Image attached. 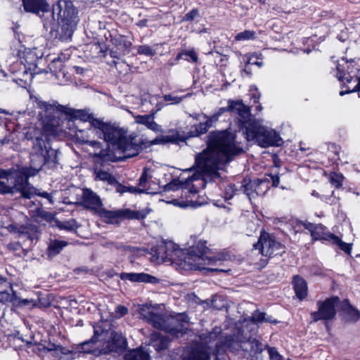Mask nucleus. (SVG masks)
Wrapping results in <instances>:
<instances>
[{
  "mask_svg": "<svg viewBox=\"0 0 360 360\" xmlns=\"http://www.w3.org/2000/svg\"><path fill=\"white\" fill-rule=\"evenodd\" d=\"M243 152L235 133L227 130L212 131L208 135L207 148L196 155L195 165L201 175L214 179L219 176V169Z\"/></svg>",
  "mask_w": 360,
  "mask_h": 360,
  "instance_id": "1",
  "label": "nucleus"
},
{
  "mask_svg": "<svg viewBox=\"0 0 360 360\" xmlns=\"http://www.w3.org/2000/svg\"><path fill=\"white\" fill-rule=\"evenodd\" d=\"M39 111L41 132L33 142L32 160L38 161L41 167L49 162H55L56 151L51 146L50 136H56L60 131L65 120L68 119V105L59 104L56 101L36 100Z\"/></svg>",
  "mask_w": 360,
  "mask_h": 360,
  "instance_id": "2",
  "label": "nucleus"
},
{
  "mask_svg": "<svg viewBox=\"0 0 360 360\" xmlns=\"http://www.w3.org/2000/svg\"><path fill=\"white\" fill-rule=\"evenodd\" d=\"M238 115V119L248 141H253L262 147L279 146L281 139L277 132L263 126L259 120L251 117L250 110L241 101H229L226 108H221L215 113L219 117L225 112Z\"/></svg>",
  "mask_w": 360,
  "mask_h": 360,
  "instance_id": "3",
  "label": "nucleus"
},
{
  "mask_svg": "<svg viewBox=\"0 0 360 360\" xmlns=\"http://www.w3.org/2000/svg\"><path fill=\"white\" fill-rule=\"evenodd\" d=\"M199 177L200 174H195L186 178L181 176L179 179H173L169 184L165 185V191H178L181 189V195L185 196V198L182 197L181 199H173L169 202L181 208H187L189 207H197L201 205L202 202H200L196 200H194L197 195V191L189 188L190 183L198 179Z\"/></svg>",
  "mask_w": 360,
  "mask_h": 360,
  "instance_id": "4",
  "label": "nucleus"
},
{
  "mask_svg": "<svg viewBox=\"0 0 360 360\" xmlns=\"http://www.w3.org/2000/svg\"><path fill=\"white\" fill-rule=\"evenodd\" d=\"M207 248L204 242H198L195 246L191 247L177 262V266L184 270L205 269L206 265L213 263L214 259L206 255Z\"/></svg>",
  "mask_w": 360,
  "mask_h": 360,
  "instance_id": "5",
  "label": "nucleus"
},
{
  "mask_svg": "<svg viewBox=\"0 0 360 360\" xmlns=\"http://www.w3.org/2000/svg\"><path fill=\"white\" fill-rule=\"evenodd\" d=\"M138 312L140 318L151 324L154 328L178 336L184 328L174 317H165L153 312V309L147 304L139 306Z\"/></svg>",
  "mask_w": 360,
  "mask_h": 360,
  "instance_id": "6",
  "label": "nucleus"
},
{
  "mask_svg": "<svg viewBox=\"0 0 360 360\" xmlns=\"http://www.w3.org/2000/svg\"><path fill=\"white\" fill-rule=\"evenodd\" d=\"M30 174L27 169L0 168V195L14 194L16 190L27 186Z\"/></svg>",
  "mask_w": 360,
  "mask_h": 360,
  "instance_id": "7",
  "label": "nucleus"
},
{
  "mask_svg": "<svg viewBox=\"0 0 360 360\" xmlns=\"http://www.w3.org/2000/svg\"><path fill=\"white\" fill-rule=\"evenodd\" d=\"M88 131L95 134L99 137L103 136L107 143H110L116 149L127 135L123 129L105 123L100 120H93L91 127L89 129Z\"/></svg>",
  "mask_w": 360,
  "mask_h": 360,
  "instance_id": "8",
  "label": "nucleus"
},
{
  "mask_svg": "<svg viewBox=\"0 0 360 360\" xmlns=\"http://www.w3.org/2000/svg\"><path fill=\"white\" fill-rule=\"evenodd\" d=\"M96 214L105 223L118 224L124 219H143L148 212L144 210L137 211L127 208L107 210L102 206Z\"/></svg>",
  "mask_w": 360,
  "mask_h": 360,
  "instance_id": "9",
  "label": "nucleus"
},
{
  "mask_svg": "<svg viewBox=\"0 0 360 360\" xmlns=\"http://www.w3.org/2000/svg\"><path fill=\"white\" fill-rule=\"evenodd\" d=\"M80 135L77 134V139L82 145V149L89 155L98 158L103 162H114L115 157L109 150L108 146L104 148L99 141L89 140L84 136V131H79Z\"/></svg>",
  "mask_w": 360,
  "mask_h": 360,
  "instance_id": "10",
  "label": "nucleus"
},
{
  "mask_svg": "<svg viewBox=\"0 0 360 360\" xmlns=\"http://www.w3.org/2000/svg\"><path fill=\"white\" fill-rule=\"evenodd\" d=\"M40 58L37 56L36 49H25L22 52L20 60L24 65V71L22 77H18L17 79L22 82L23 85L28 84V82H31L34 76L40 72L37 67Z\"/></svg>",
  "mask_w": 360,
  "mask_h": 360,
  "instance_id": "11",
  "label": "nucleus"
},
{
  "mask_svg": "<svg viewBox=\"0 0 360 360\" xmlns=\"http://www.w3.org/2000/svg\"><path fill=\"white\" fill-rule=\"evenodd\" d=\"M280 179L277 174H266L265 177L262 179H257L254 181L244 185L243 186V192L252 200L255 198L253 192H249V189H254L255 195L257 196L264 195L269 189V183L271 182L272 186H278Z\"/></svg>",
  "mask_w": 360,
  "mask_h": 360,
  "instance_id": "12",
  "label": "nucleus"
},
{
  "mask_svg": "<svg viewBox=\"0 0 360 360\" xmlns=\"http://www.w3.org/2000/svg\"><path fill=\"white\" fill-rule=\"evenodd\" d=\"M345 63L347 65V72L344 70L345 67L343 65L339 63L337 66V77L340 82L346 80L348 83H351L352 81H354L355 83H356V84H355L352 88L349 87L348 90L341 91L340 92V96H344L345 94L349 92H360V70L357 68H355L356 70H358L357 74H355L354 64L352 63L348 64L347 62Z\"/></svg>",
  "mask_w": 360,
  "mask_h": 360,
  "instance_id": "13",
  "label": "nucleus"
},
{
  "mask_svg": "<svg viewBox=\"0 0 360 360\" xmlns=\"http://www.w3.org/2000/svg\"><path fill=\"white\" fill-rule=\"evenodd\" d=\"M254 247L255 250H259L263 256L268 257L279 255L283 248L279 241L266 232L261 233L257 243Z\"/></svg>",
  "mask_w": 360,
  "mask_h": 360,
  "instance_id": "14",
  "label": "nucleus"
},
{
  "mask_svg": "<svg viewBox=\"0 0 360 360\" xmlns=\"http://www.w3.org/2000/svg\"><path fill=\"white\" fill-rule=\"evenodd\" d=\"M339 302L340 299L338 297H330L324 302L319 301L317 304L319 310L311 314L313 321L333 319L335 315V307Z\"/></svg>",
  "mask_w": 360,
  "mask_h": 360,
  "instance_id": "15",
  "label": "nucleus"
},
{
  "mask_svg": "<svg viewBox=\"0 0 360 360\" xmlns=\"http://www.w3.org/2000/svg\"><path fill=\"white\" fill-rule=\"evenodd\" d=\"M57 15V20L60 25L61 33H58L59 40H68V0H60L53 6V15Z\"/></svg>",
  "mask_w": 360,
  "mask_h": 360,
  "instance_id": "16",
  "label": "nucleus"
},
{
  "mask_svg": "<svg viewBox=\"0 0 360 360\" xmlns=\"http://www.w3.org/2000/svg\"><path fill=\"white\" fill-rule=\"evenodd\" d=\"M110 338V340L105 342L100 349L101 354L120 352L125 349L127 345V340L121 333L112 332Z\"/></svg>",
  "mask_w": 360,
  "mask_h": 360,
  "instance_id": "17",
  "label": "nucleus"
},
{
  "mask_svg": "<svg viewBox=\"0 0 360 360\" xmlns=\"http://www.w3.org/2000/svg\"><path fill=\"white\" fill-rule=\"evenodd\" d=\"M303 226L305 229L311 233L314 240H325L331 243L333 239L337 240L335 235L329 232L326 226L322 224H314L310 222H304Z\"/></svg>",
  "mask_w": 360,
  "mask_h": 360,
  "instance_id": "18",
  "label": "nucleus"
},
{
  "mask_svg": "<svg viewBox=\"0 0 360 360\" xmlns=\"http://www.w3.org/2000/svg\"><path fill=\"white\" fill-rule=\"evenodd\" d=\"M212 352L206 345H194L188 348L184 360H210Z\"/></svg>",
  "mask_w": 360,
  "mask_h": 360,
  "instance_id": "19",
  "label": "nucleus"
},
{
  "mask_svg": "<svg viewBox=\"0 0 360 360\" xmlns=\"http://www.w3.org/2000/svg\"><path fill=\"white\" fill-rule=\"evenodd\" d=\"M79 191L81 193L79 194L81 195L80 202L87 208L94 210L95 213L103 206L101 198L91 190L84 188L80 189Z\"/></svg>",
  "mask_w": 360,
  "mask_h": 360,
  "instance_id": "20",
  "label": "nucleus"
},
{
  "mask_svg": "<svg viewBox=\"0 0 360 360\" xmlns=\"http://www.w3.org/2000/svg\"><path fill=\"white\" fill-rule=\"evenodd\" d=\"M140 148V146L136 141L135 136L128 137L126 135L117 149L119 150L125 158H131L138 155Z\"/></svg>",
  "mask_w": 360,
  "mask_h": 360,
  "instance_id": "21",
  "label": "nucleus"
},
{
  "mask_svg": "<svg viewBox=\"0 0 360 360\" xmlns=\"http://www.w3.org/2000/svg\"><path fill=\"white\" fill-rule=\"evenodd\" d=\"M24 11L26 13L39 14L49 11V4L46 0H22Z\"/></svg>",
  "mask_w": 360,
  "mask_h": 360,
  "instance_id": "22",
  "label": "nucleus"
},
{
  "mask_svg": "<svg viewBox=\"0 0 360 360\" xmlns=\"http://www.w3.org/2000/svg\"><path fill=\"white\" fill-rule=\"evenodd\" d=\"M120 278L122 281H129L136 283H157L159 279L146 273H121Z\"/></svg>",
  "mask_w": 360,
  "mask_h": 360,
  "instance_id": "23",
  "label": "nucleus"
},
{
  "mask_svg": "<svg viewBox=\"0 0 360 360\" xmlns=\"http://www.w3.org/2000/svg\"><path fill=\"white\" fill-rule=\"evenodd\" d=\"M50 70L56 78L60 82H68L66 66L60 56L53 60L50 65Z\"/></svg>",
  "mask_w": 360,
  "mask_h": 360,
  "instance_id": "24",
  "label": "nucleus"
},
{
  "mask_svg": "<svg viewBox=\"0 0 360 360\" xmlns=\"http://www.w3.org/2000/svg\"><path fill=\"white\" fill-rule=\"evenodd\" d=\"M135 122L139 124L145 126L147 129L154 131L155 133H162L163 129L161 125L155 122L154 114L135 115Z\"/></svg>",
  "mask_w": 360,
  "mask_h": 360,
  "instance_id": "25",
  "label": "nucleus"
},
{
  "mask_svg": "<svg viewBox=\"0 0 360 360\" xmlns=\"http://www.w3.org/2000/svg\"><path fill=\"white\" fill-rule=\"evenodd\" d=\"M41 235V231L37 225L33 224H21L19 229V237H25L33 242L37 241Z\"/></svg>",
  "mask_w": 360,
  "mask_h": 360,
  "instance_id": "26",
  "label": "nucleus"
},
{
  "mask_svg": "<svg viewBox=\"0 0 360 360\" xmlns=\"http://www.w3.org/2000/svg\"><path fill=\"white\" fill-rule=\"evenodd\" d=\"M167 250V262H169L177 266V262L184 255V250L172 241H167L165 247Z\"/></svg>",
  "mask_w": 360,
  "mask_h": 360,
  "instance_id": "27",
  "label": "nucleus"
},
{
  "mask_svg": "<svg viewBox=\"0 0 360 360\" xmlns=\"http://www.w3.org/2000/svg\"><path fill=\"white\" fill-rule=\"evenodd\" d=\"M37 212L38 217L49 222L52 226H57L60 230H68V222H61L55 217V214L41 208H38Z\"/></svg>",
  "mask_w": 360,
  "mask_h": 360,
  "instance_id": "28",
  "label": "nucleus"
},
{
  "mask_svg": "<svg viewBox=\"0 0 360 360\" xmlns=\"http://www.w3.org/2000/svg\"><path fill=\"white\" fill-rule=\"evenodd\" d=\"M293 286L295 294L300 300H303L307 295V285L306 281L300 276L293 278Z\"/></svg>",
  "mask_w": 360,
  "mask_h": 360,
  "instance_id": "29",
  "label": "nucleus"
},
{
  "mask_svg": "<svg viewBox=\"0 0 360 360\" xmlns=\"http://www.w3.org/2000/svg\"><path fill=\"white\" fill-rule=\"evenodd\" d=\"M80 120L82 122H89L91 126V121L96 120L92 115L84 110H75L69 108V122L70 120Z\"/></svg>",
  "mask_w": 360,
  "mask_h": 360,
  "instance_id": "30",
  "label": "nucleus"
},
{
  "mask_svg": "<svg viewBox=\"0 0 360 360\" xmlns=\"http://www.w3.org/2000/svg\"><path fill=\"white\" fill-rule=\"evenodd\" d=\"M68 245V242L59 240H51L47 248L46 254L48 257H52L58 255L61 250Z\"/></svg>",
  "mask_w": 360,
  "mask_h": 360,
  "instance_id": "31",
  "label": "nucleus"
},
{
  "mask_svg": "<svg viewBox=\"0 0 360 360\" xmlns=\"http://www.w3.org/2000/svg\"><path fill=\"white\" fill-rule=\"evenodd\" d=\"M124 360H150L148 352L141 348L129 351L124 356Z\"/></svg>",
  "mask_w": 360,
  "mask_h": 360,
  "instance_id": "32",
  "label": "nucleus"
},
{
  "mask_svg": "<svg viewBox=\"0 0 360 360\" xmlns=\"http://www.w3.org/2000/svg\"><path fill=\"white\" fill-rule=\"evenodd\" d=\"M94 174L96 180L106 181L110 185H112L116 182L115 177L110 173V172L98 168V167L94 169Z\"/></svg>",
  "mask_w": 360,
  "mask_h": 360,
  "instance_id": "33",
  "label": "nucleus"
},
{
  "mask_svg": "<svg viewBox=\"0 0 360 360\" xmlns=\"http://www.w3.org/2000/svg\"><path fill=\"white\" fill-rule=\"evenodd\" d=\"M103 246L110 249L112 252L120 255L126 254L130 250V247L118 242H107Z\"/></svg>",
  "mask_w": 360,
  "mask_h": 360,
  "instance_id": "34",
  "label": "nucleus"
},
{
  "mask_svg": "<svg viewBox=\"0 0 360 360\" xmlns=\"http://www.w3.org/2000/svg\"><path fill=\"white\" fill-rule=\"evenodd\" d=\"M54 193L55 191L49 193L47 191H41V189H34V195L45 200L44 202L41 201H39V203L41 207H43L44 205H53L54 200L53 194Z\"/></svg>",
  "mask_w": 360,
  "mask_h": 360,
  "instance_id": "35",
  "label": "nucleus"
},
{
  "mask_svg": "<svg viewBox=\"0 0 360 360\" xmlns=\"http://www.w3.org/2000/svg\"><path fill=\"white\" fill-rule=\"evenodd\" d=\"M251 319L252 321L255 324H260L263 323H278V321L276 319H273L271 316H266L265 313L260 312L259 311H255L252 314Z\"/></svg>",
  "mask_w": 360,
  "mask_h": 360,
  "instance_id": "36",
  "label": "nucleus"
},
{
  "mask_svg": "<svg viewBox=\"0 0 360 360\" xmlns=\"http://www.w3.org/2000/svg\"><path fill=\"white\" fill-rule=\"evenodd\" d=\"M79 21L78 10L74 6H69V29L75 27Z\"/></svg>",
  "mask_w": 360,
  "mask_h": 360,
  "instance_id": "37",
  "label": "nucleus"
},
{
  "mask_svg": "<svg viewBox=\"0 0 360 360\" xmlns=\"http://www.w3.org/2000/svg\"><path fill=\"white\" fill-rule=\"evenodd\" d=\"M167 242L163 241L160 245H158L155 250V255L157 257V259L161 260L163 262H167V250L165 248Z\"/></svg>",
  "mask_w": 360,
  "mask_h": 360,
  "instance_id": "38",
  "label": "nucleus"
},
{
  "mask_svg": "<svg viewBox=\"0 0 360 360\" xmlns=\"http://www.w3.org/2000/svg\"><path fill=\"white\" fill-rule=\"evenodd\" d=\"M189 94H186L184 96H178L174 94H165L163 96V99L165 102L169 103V104L176 105L180 103L184 98L188 97Z\"/></svg>",
  "mask_w": 360,
  "mask_h": 360,
  "instance_id": "39",
  "label": "nucleus"
},
{
  "mask_svg": "<svg viewBox=\"0 0 360 360\" xmlns=\"http://www.w3.org/2000/svg\"><path fill=\"white\" fill-rule=\"evenodd\" d=\"M343 179L344 176L342 174L339 173L333 172L329 175V181L335 188H340L342 186Z\"/></svg>",
  "mask_w": 360,
  "mask_h": 360,
  "instance_id": "40",
  "label": "nucleus"
},
{
  "mask_svg": "<svg viewBox=\"0 0 360 360\" xmlns=\"http://www.w3.org/2000/svg\"><path fill=\"white\" fill-rule=\"evenodd\" d=\"M256 38V33L252 30H245L236 34L235 39L236 41H245L255 39Z\"/></svg>",
  "mask_w": 360,
  "mask_h": 360,
  "instance_id": "41",
  "label": "nucleus"
},
{
  "mask_svg": "<svg viewBox=\"0 0 360 360\" xmlns=\"http://www.w3.org/2000/svg\"><path fill=\"white\" fill-rule=\"evenodd\" d=\"M335 238L333 239L331 243L337 245L342 250L347 253H349L352 250L351 244L343 242L338 236L335 235Z\"/></svg>",
  "mask_w": 360,
  "mask_h": 360,
  "instance_id": "42",
  "label": "nucleus"
},
{
  "mask_svg": "<svg viewBox=\"0 0 360 360\" xmlns=\"http://www.w3.org/2000/svg\"><path fill=\"white\" fill-rule=\"evenodd\" d=\"M137 52L140 55L146 56H153L156 54V51L148 45H141L137 49Z\"/></svg>",
  "mask_w": 360,
  "mask_h": 360,
  "instance_id": "43",
  "label": "nucleus"
},
{
  "mask_svg": "<svg viewBox=\"0 0 360 360\" xmlns=\"http://www.w3.org/2000/svg\"><path fill=\"white\" fill-rule=\"evenodd\" d=\"M346 318L348 321H356L359 319V312L352 308V307L349 306L347 308V316H346Z\"/></svg>",
  "mask_w": 360,
  "mask_h": 360,
  "instance_id": "44",
  "label": "nucleus"
},
{
  "mask_svg": "<svg viewBox=\"0 0 360 360\" xmlns=\"http://www.w3.org/2000/svg\"><path fill=\"white\" fill-rule=\"evenodd\" d=\"M184 54H185V56H184L185 60H187L188 62H192V63L198 62V56L194 49L184 51Z\"/></svg>",
  "mask_w": 360,
  "mask_h": 360,
  "instance_id": "45",
  "label": "nucleus"
},
{
  "mask_svg": "<svg viewBox=\"0 0 360 360\" xmlns=\"http://www.w3.org/2000/svg\"><path fill=\"white\" fill-rule=\"evenodd\" d=\"M209 128H210V124L209 123H207L206 122H200L195 126L194 135L199 136L200 134H203L207 131Z\"/></svg>",
  "mask_w": 360,
  "mask_h": 360,
  "instance_id": "46",
  "label": "nucleus"
},
{
  "mask_svg": "<svg viewBox=\"0 0 360 360\" xmlns=\"http://www.w3.org/2000/svg\"><path fill=\"white\" fill-rule=\"evenodd\" d=\"M16 192L20 193L21 197L25 199H31L35 196L34 192L32 193L27 186L21 187L16 190Z\"/></svg>",
  "mask_w": 360,
  "mask_h": 360,
  "instance_id": "47",
  "label": "nucleus"
},
{
  "mask_svg": "<svg viewBox=\"0 0 360 360\" xmlns=\"http://www.w3.org/2000/svg\"><path fill=\"white\" fill-rule=\"evenodd\" d=\"M237 191L238 190L236 188V186L230 184L225 188L224 198L226 199H231L233 196L237 193Z\"/></svg>",
  "mask_w": 360,
  "mask_h": 360,
  "instance_id": "48",
  "label": "nucleus"
},
{
  "mask_svg": "<svg viewBox=\"0 0 360 360\" xmlns=\"http://www.w3.org/2000/svg\"><path fill=\"white\" fill-rule=\"evenodd\" d=\"M217 331H212L209 333L208 334H202L200 335V339L205 343H210L212 341L214 340L217 338Z\"/></svg>",
  "mask_w": 360,
  "mask_h": 360,
  "instance_id": "49",
  "label": "nucleus"
},
{
  "mask_svg": "<svg viewBox=\"0 0 360 360\" xmlns=\"http://www.w3.org/2000/svg\"><path fill=\"white\" fill-rule=\"evenodd\" d=\"M107 334L108 333L105 331H102L101 333H98V330L94 328V335L89 342H96L100 340H102L103 338H105Z\"/></svg>",
  "mask_w": 360,
  "mask_h": 360,
  "instance_id": "50",
  "label": "nucleus"
},
{
  "mask_svg": "<svg viewBox=\"0 0 360 360\" xmlns=\"http://www.w3.org/2000/svg\"><path fill=\"white\" fill-rule=\"evenodd\" d=\"M147 181H148V175L146 172H143L139 180V186L141 189L143 190V192L146 191L147 187Z\"/></svg>",
  "mask_w": 360,
  "mask_h": 360,
  "instance_id": "51",
  "label": "nucleus"
},
{
  "mask_svg": "<svg viewBox=\"0 0 360 360\" xmlns=\"http://www.w3.org/2000/svg\"><path fill=\"white\" fill-rule=\"evenodd\" d=\"M18 305L20 307H25V306H36L35 301L33 300H28V299H19L18 301Z\"/></svg>",
  "mask_w": 360,
  "mask_h": 360,
  "instance_id": "52",
  "label": "nucleus"
},
{
  "mask_svg": "<svg viewBox=\"0 0 360 360\" xmlns=\"http://www.w3.org/2000/svg\"><path fill=\"white\" fill-rule=\"evenodd\" d=\"M128 312V309L123 305H118L115 309V313L117 317H122L126 315Z\"/></svg>",
  "mask_w": 360,
  "mask_h": 360,
  "instance_id": "53",
  "label": "nucleus"
},
{
  "mask_svg": "<svg viewBox=\"0 0 360 360\" xmlns=\"http://www.w3.org/2000/svg\"><path fill=\"white\" fill-rule=\"evenodd\" d=\"M198 15V11L193 9L185 15L184 20L188 21L193 20L196 18Z\"/></svg>",
  "mask_w": 360,
  "mask_h": 360,
  "instance_id": "54",
  "label": "nucleus"
},
{
  "mask_svg": "<svg viewBox=\"0 0 360 360\" xmlns=\"http://www.w3.org/2000/svg\"><path fill=\"white\" fill-rule=\"evenodd\" d=\"M39 305L41 307H49L51 305V302L46 297H39L38 299Z\"/></svg>",
  "mask_w": 360,
  "mask_h": 360,
  "instance_id": "55",
  "label": "nucleus"
},
{
  "mask_svg": "<svg viewBox=\"0 0 360 360\" xmlns=\"http://www.w3.org/2000/svg\"><path fill=\"white\" fill-rule=\"evenodd\" d=\"M204 117L206 118L205 122L207 123H209L210 124V127L212 126V123L217 122L219 119V117L216 114H214L213 115L210 117L204 115Z\"/></svg>",
  "mask_w": 360,
  "mask_h": 360,
  "instance_id": "56",
  "label": "nucleus"
},
{
  "mask_svg": "<svg viewBox=\"0 0 360 360\" xmlns=\"http://www.w3.org/2000/svg\"><path fill=\"white\" fill-rule=\"evenodd\" d=\"M169 140V139L168 136H163L162 138H156L155 139H154L152 141V143L153 144L165 143L168 142Z\"/></svg>",
  "mask_w": 360,
  "mask_h": 360,
  "instance_id": "57",
  "label": "nucleus"
},
{
  "mask_svg": "<svg viewBox=\"0 0 360 360\" xmlns=\"http://www.w3.org/2000/svg\"><path fill=\"white\" fill-rule=\"evenodd\" d=\"M321 200L329 204H333L336 202V199L332 196L328 198L325 195L321 197Z\"/></svg>",
  "mask_w": 360,
  "mask_h": 360,
  "instance_id": "58",
  "label": "nucleus"
},
{
  "mask_svg": "<svg viewBox=\"0 0 360 360\" xmlns=\"http://www.w3.org/2000/svg\"><path fill=\"white\" fill-rule=\"evenodd\" d=\"M120 46L123 47L124 49V51L126 53H129L130 51V46L131 44L129 41H124L123 44H120Z\"/></svg>",
  "mask_w": 360,
  "mask_h": 360,
  "instance_id": "59",
  "label": "nucleus"
},
{
  "mask_svg": "<svg viewBox=\"0 0 360 360\" xmlns=\"http://www.w3.org/2000/svg\"><path fill=\"white\" fill-rule=\"evenodd\" d=\"M127 191L131 193H143V190L141 188H137L134 186H130L128 188Z\"/></svg>",
  "mask_w": 360,
  "mask_h": 360,
  "instance_id": "60",
  "label": "nucleus"
},
{
  "mask_svg": "<svg viewBox=\"0 0 360 360\" xmlns=\"http://www.w3.org/2000/svg\"><path fill=\"white\" fill-rule=\"evenodd\" d=\"M76 224V221L75 220L72 219V220H69V226H68V229H69V233H74V232H76V229L74 228V226Z\"/></svg>",
  "mask_w": 360,
  "mask_h": 360,
  "instance_id": "61",
  "label": "nucleus"
},
{
  "mask_svg": "<svg viewBox=\"0 0 360 360\" xmlns=\"http://www.w3.org/2000/svg\"><path fill=\"white\" fill-rule=\"evenodd\" d=\"M19 229H20V225L11 224L8 226V230L10 231H13L15 233H18V234H19Z\"/></svg>",
  "mask_w": 360,
  "mask_h": 360,
  "instance_id": "62",
  "label": "nucleus"
},
{
  "mask_svg": "<svg viewBox=\"0 0 360 360\" xmlns=\"http://www.w3.org/2000/svg\"><path fill=\"white\" fill-rule=\"evenodd\" d=\"M248 64H255V65H257L258 67H262L263 65V63L262 62H253V61H252V57L249 58V59H248V60L247 62L246 66Z\"/></svg>",
  "mask_w": 360,
  "mask_h": 360,
  "instance_id": "63",
  "label": "nucleus"
},
{
  "mask_svg": "<svg viewBox=\"0 0 360 360\" xmlns=\"http://www.w3.org/2000/svg\"><path fill=\"white\" fill-rule=\"evenodd\" d=\"M161 343H162V346L160 347L158 349H164L167 347L168 341L166 338H162V340H161Z\"/></svg>",
  "mask_w": 360,
  "mask_h": 360,
  "instance_id": "64",
  "label": "nucleus"
}]
</instances>
